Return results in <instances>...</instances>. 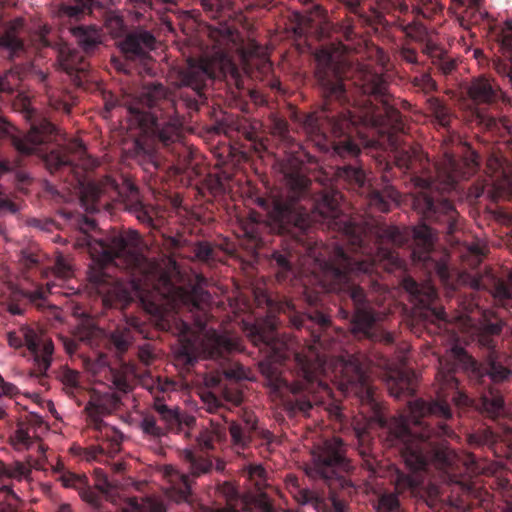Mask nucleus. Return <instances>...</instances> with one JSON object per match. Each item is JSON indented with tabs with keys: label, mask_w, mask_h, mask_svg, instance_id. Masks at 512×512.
Instances as JSON below:
<instances>
[{
	"label": "nucleus",
	"mask_w": 512,
	"mask_h": 512,
	"mask_svg": "<svg viewBox=\"0 0 512 512\" xmlns=\"http://www.w3.org/2000/svg\"><path fill=\"white\" fill-rule=\"evenodd\" d=\"M466 168L450 157L442 187L436 182L417 179L421 187L413 197V208L425 222L412 234L377 221L357 219L342 213L341 193L326 186L318 190L308 177V168L298 156H290L282 164L286 193L272 201L268 221L252 212L239 220V237L255 248L264 246L266 232L286 239L281 249L269 256V264L279 282L292 280L301 267L314 274L323 291L336 293L344 304L338 316L348 321V331L357 340L391 345L395 335L383 326L384 313L373 306L370 292H380L376 263L387 270L401 268L399 254L388 247H403L412 236L409 249L414 265L425 270L429 278H438L451 296L459 287L488 290L502 306L512 305V270L503 277L491 272L484 275L459 271L451 266L450 254L434 246V229L445 233L463 264L475 269L482 261L485 246L476 239H462L463 219L447 193L456 188L460 178L472 175L479 166L478 155L465 159Z\"/></svg>",
	"instance_id": "f257e3e1"
},
{
	"label": "nucleus",
	"mask_w": 512,
	"mask_h": 512,
	"mask_svg": "<svg viewBox=\"0 0 512 512\" xmlns=\"http://www.w3.org/2000/svg\"><path fill=\"white\" fill-rule=\"evenodd\" d=\"M315 78L323 98L322 108L306 116L307 133L347 162L338 165L335 175L347 187L367 194L370 208L390 211L398 199L392 186L377 190L367 185L358 159L361 149L352 140L357 123L385 132L400 129L401 112L391 104L388 82L382 74L364 65H352L325 50L316 54Z\"/></svg>",
	"instance_id": "f03ea898"
},
{
	"label": "nucleus",
	"mask_w": 512,
	"mask_h": 512,
	"mask_svg": "<svg viewBox=\"0 0 512 512\" xmlns=\"http://www.w3.org/2000/svg\"><path fill=\"white\" fill-rule=\"evenodd\" d=\"M341 390L354 394L360 402L361 413L383 430L381 437L387 447L399 450L406 470L396 468L392 475L395 493L381 494L376 503L377 512H403L398 494L409 495L430 509L441 506L440 488L429 478V466L448 471L455 454L447 439L457 437L446 424L452 419V410L446 399L431 401L416 399L408 404L409 415L387 418L378 401L370 378L355 358L341 360L333 370Z\"/></svg>",
	"instance_id": "7ed1b4c3"
},
{
	"label": "nucleus",
	"mask_w": 512,
	"mask_h": 512,
	"mask_svg": "<svg viewBox=\"0 0 512 512\" xmlns=\"http://www.w3.org/2000/svg\"><path fill=\"white\" fill-rule=\"evenodd\" d=\"M309 301L310 307L305 312L296 311L294 303L288 299L279 304V310L291 326L306 331L309 337L305 339L306 347L301 351H293L286 343L282 344L283 348L277 347L273 334L277 325L272 323L270 334L257 330L255 335L274 351V360L263 361L259 367L269 387L277 392L289 391L284 406L291 416L307 414L314 405H319L330 417L342 421L340 403L332 398V390L325 380L331 367L328 355L331 342L324 332L330 327L331 319Z\"/></svg>",
	"instance_id": "20e7f679"
},
{
	"label": "nucleus",
	"mask_w": 512,
	"mask_h": 512,
	"mask_svg": "<svg viewBox=\"0 0 512 512\" xmlns=\"http://www.w3.org/2000/svg\"><path fill=\"white\" fill-rule=\"evenodd\" d=\"M218 66L208 59L189 58L177 72L178 99L167 93L161 83L145 85L128 104V113L133 123L140 128L134 142L137 157L147 165L158 169L159 147L172 150L181 147L182 122L180 109L197 111L207 101L206 90L217 77Z\"/></svg>",
	"instance_id": "39448f33"
},
{
	"label": "nucleus",
	"mask_w": 512,
	"mask_h": 512,
	"mask_svg": "<svg viewBox=\"0 0 512 512\" xmlns=\"http://www.w3.org/2000/svg\"><path fill=\"white\" fill-rule=\"evenodd\" d=\"M91 253L103 264H113L128 270L133 279L125 284L104 270L93 271L90 282L102 296L105 307L121 310L127 317L126 309L132 304L142 305L150 314H157L159 307L146 302L142 287L159 291L162 287L170 290L172 282L163 266L138 251V238L118 231H111L105 237L88 242Z\"/></svg>",
	"instance_id": "423d86ee"
},
{
	"label": "nucleus",
	"mask_w": 512,
	"mask_h": 512,
	"mask_svg": "<svg viewBox=\"0 0 512 512\" xmlns=\"http://www.w3.org/2000/svg\"><path fill=\"white\" fill-rule=\"evenodd\" d=\"M478 342L488 350L485 361L479 363L465 349L454 346L446 363V381L456 386L453 373L463 371L479 394L478 408L488 417L496 419L506 412L502 385L509 379L511 370L505 365L504 356L496 350L497 341L494 336L481 330Z\"/></svg>",
	"instance_id": "0eeeda50"
},
{
	"label": "nucleus",
	"mask_w": 512,
	"mask_h": 512,
	"mask_svg": "<svg viewBox=\"0 0 512 512\" xmlns=\"http://www.w3.org/2000/svg\"><path fill=\"white\" fill-rule=\"evenodd\" d=\"M111 381L117 392L100 393L93 391L90 399L85 406V412L88 416L89 425L97 432V438L102 440V444L92 447L93 451L100 454L115 452L118 450L122 435L121 433L108 426L102 416L111 414L119 409L121 397L118 392H130L136 382L135 373L129 368H121L111 371Z\"/></svg>",
	"instance_id": "6e6552de"
},
{
	"label": "nucleus",
	"mask_w": 512,
	"mask_h": 512,
	"mask_svg": "<svg viewBox=\"0 0 512 512\" xmlns=\"http://www.w3.org/2000/svg\"><path fill=\"white\" fill-rule=\"evenodd\" d=\"M173 382L158 378L148 390L152 396L151 410L143 414L139 428L143 438L154 443H161L169 433H183L190 437L189 429L195 424L193 416H183L177 406L167 404L168 391L173 390Z\"/></svg>",
	"instance_id": "1a4fd4ad"
},
{
	"label": "nucleus",
	"mask_w": 512,
	"mask_h": 512,
	"mask_svg": "<svg viewBox=\"0 0 512 512\" xmlns=\"http://www.w3.org/2000/svg\"><path fill=\"white\" fill-rule=\"evenodd\" d=\"M82 200L91 201L93 209L109 207L113 202L123 203L141 223L153 229L160 228L164 223L160 209L139 200V191L134 184L126 181L120 184L110 175L89 183L84 188Z\"/></svg>",
	"instance_id": "9d476101"
},
{
	"label": "nucleus",
	"mask_w": 512,
	"mask_h": 512,
	"mask_svg": "<svg viewBox=\"0 0 512 512\" xmlns=\"http://www.w3.org/2000/svg\"><path fill=\"white\" fill-rule=\"evenodd\" d=\"M467 93L474 105L473 115L479 125L492 132L512 134V123L507 117L500 116L498 112L487 111V108L498 111L508 102L494 79L484 76L474 78L468 86Z\"/></svg>",
	"instance_id": "9b49d317"
},
{
	"label": "nucleus",
	"mask_w": 512,
	"mask_h": 512,
	"mask_svg": "<svg viewBox=\"0 0 512 512\" xmlns=\"http://www.w3.org/2000/svg\"><path fill=\"white\" fill-rule=\"evenodd\" d=\"M49 33L47 25L31 32L23 18L0 23V56L12 62H24L32 56L34 48L50 46Z\"/></svg>",
	"instance_id": "f8f14e48"
},
{
	"label": "nucleus",
	"mask_w": 512,
	"mask_h": 512,
	"mask_svg": "<svg viewBox=\"0 0 512 512\" xmlns=\"http://www.w3.org/2000/svg\"><path fill=\"white\" fill-rule=\"evenodd\" d=\"M353 470L354 466L346 456V448L341 438L326 440L314 457V474L325 480L331 489L350 491L354 487L349 478Z\"/></svg>",
	"instance_id": "ddd939ff"
},
{
	"label": "nucleus",
	"mask_w": 512,
	"mask_h": 512,
	"mask_svg": "<svg viewBox=\"0 0 512 512\" xmlns=\"http://www.w3.org/2000/svg\"><path fill=\"white\" fill-rule=\"evenodd\" d=\"M186 473L175 471L170 474V497L176 502L187 501L191 495L192 478H200L210 474L213 469L223 472L226 462L218 457L193 448H186L180 452Z\"/></svg>",
	"instance_id": "4468645a"
},
{
	"label": "nucleus",
	"mask_w": 512,
	"mask_h": 512,
	"mask_svg": "<svg viewBox=\"0 0 512 512\" xmlns=\"http://www.w3.org/2000/svg\"><path fill=\"white\" fill-rule=\"evenodd\" d=\"M7 342L10 347L20 349L26 346L33 355L36 372L32 375L39 377L41 385H45L47 371L52 363L54 344L51 339L43 337L30 326L23 325L18 330L7 333Z\"/></svg>",
	"instance_id": "2eb2a0df"
},
{
	"label": "nucleus",
	"mask_w": 512,
	"mask_h": 512,
	"mask_svg": "<svg viewBox=\"0 0 512 512\" xmlns=\"http://www.w3.org/2000/svg\"><path fill=\"white\" fill-rule=\"evenodd\" d=\"M203 353L209 359L219 362L221 375L229 381L247 379V373L242 365L230 359L231 353L239 350V344L235 340L208 330L201 341Z\"/></svg>",
	"instance_id": "dca6fc26"
},
{
	"label": "nucleus",
	"mask_w": 512,
	"mask_h": 512,
	"mask_svg": "<svg viewBox=\"0 0 512 512\" xmlns=\"http://www.w3.org/2000/svg\"><path fill=\"white\" fill-rule=\"evenodd\" d=\"M209 297L210 295L208 292L199 288H193L191 294L189 295L192 307L198 313L194 320L197 331H192V327L186 321H180L179 323V334L183 338V341L187 343H184L181 346L176 355V359L179 363H182L187 368L193 366L197 361V355L192 348L189 337L190 335L195 336L196 333L205 332L207 326V314L204 310L203 304L208 301Z\"/></svg>",
	"instance_id": "f3484780"
},
{
	"label": "nucleus",
	"mask_w": 512,
	"mask_h": 512,
	"mask_svg": "<svg viewBox=\"0 0 512 512\" xmlns=\"http://www.w3.org/2000/svg\"><path fill=\"white\" fill-rule=\"evenodd\" d=\"M354 14L363 25H385L384 13H406L408 5L404 0H338Z\"/></svg>",
	"instance_id": "a211bd4d"
},
{
	"label": "nucleus",
	"mask_w": 512,
	"mask_h": 512,
	"mask_svg": "<svg viewBox=\"0 0 512 512\" xmlns=\"http://www.w3.org/2000/svg\"><path fill=\"white\" fill-rule=\"evenodd\" d=\"M451 2L458 7L463 8L458 20L462 27L468 29L471 25H484L494 38V28H503V25L498 24L483 8V0H451ZM444 6L438 0H430L429 4L425 5V9L430 10L433 14L442 12Z\"/></svg>",
	"instance_id": "6ab92c4d"
},
{
	"label": "nucleus",
	"mask_w": 512,
	"mask_h": 512,
	"mask_svg": "<svg viewBox=\"0 0 512 512\" xmlns=\"http://www.w3.org/2000/svg\"><path fill=\"white\" fill-rule=\"evenodd\" d=\"M488 170L491 172L490 179L476 196L486 193L493 202L512 200V167L507 160L489 159Z\"/></svg>",
	"instance_id": "aec40b11"
},
{
	"label": "nucleus",
	"mask_w": 512,
	"mask_h": 512,
	"mask_svg": "<svg viewBox=\"0 0 512 512\" xmlns=\"http://www.w3.org/2000/svg\"><path fill=\"white\" fill-rule=\"evenodd\" d=\"M411 87L415 93L426 97V109L434 120L442 127H447L451 120L448 107L439 98L431 94L437 90V83L428 73H422L411 79Z\"/></svg>",
	"instance_id": "412c9836"
},
{
	"label": "nucleus",
	"mask_w": 512,
	"mask_h": 512,
	"mask_svg": "<svg viewBox=\"0 0 512 512\" xmlns=\"http://www.w3.org/2000/svg\"><path fill=\"white\" fill-rule=\"evenodd\" d=\"M55 131L56 127L53 123L41 118L31 124L28 133L13 134L11 144L20 154L31 155L38 151L40 145L50 141Z\"/></svg>",
	"instance_id": "4be33fe9"
},
{
	"label": "nucleus",
	"mask_w": 512,
	"mask_h": 512,
	"mask_svg": "<svg viewBox=\"0 0 512 512\" xmlns=\"http://www.w3.org/2000/svg\"><path fill=\"white\" fill-rule=\"evenodd\" d=\"M156 48V38L148 30L136 28L120 42V49L126 59L146 63L151 59L150 52Z\"/></svg>",
	"instance_id": "5701e85b"
},
{
	"label": "nucleus",
	"mask_w": 512,
	"mask_h": 512,
	"mask_svg": "<svg viewBox=\"0 0 512 512\" xmlns=\"http://www.w3.org/2000/svg\"><path fill=\"white\" fill-rule=\"evenodd\" d=\"M402 287L410 295L411 302L420 309L431 311L437 319H444L445 312L435 306L437 299L436 289L429 284H420L412 277L402 280Z\"/></svg>",
	"instance_id": "b1692460"
},
{
	"label": "nucleus",
	"mask_w": 512,
	"mask_h": 512,
	"mask_svg": "<svg viewBox=\"0 0 512 512\" xmlns=\"http://www.w3.org/2000/svg\"><path fill=\"white\" fill-rule=\"evenodd\" d=\"M58 62L75 86L80 87L87 80L90 64L78 50L62 47L58 53Z\"/></svg>",
	"instance_id": "393cba45"
},
{
	"label": "nucleus",
	"mask_w": 512,
	"mask_h": 512,
	"mask_svg": "<svg viewBox=\"0 0 512 512\" xmlns=\"http://www.w3.org/2000/svg\"><path fill=\"white\" fill-rule=\"evenodd\" d=\"M48 292V288L43 287L32 291H14L7 302V311L12 315H23L28 306L44 310L47 307Z\"/></svg>",
	"instance_id": "a878e982"
},
{
	"label": "nucleus",
	"mask_w": 512,
	"mask_h": 512,
	"mask_svg": "<svg viewBox=\"0 0 512 512\" xmlns=\"http://www.w3.org/2000/svg\"><path fill=\"white\" fill-rule=\"evenodd\" d=\"M499 47V52L509 61L505 63L497 60L494 63L495 70L498 74L508 78L512 85V19L505 21L503 28H494V38Z\"/></svg>",
	"instance_id": "bb28decb"
},
{
	"label": "nucleus",
	"mask_w": 512,
	"mask_h": 512,
	"mask_svg": "<svg viewBox=\"0 0 512 512\" xmlns=\"http://www.w3.org/2000/svg\"><path fill=\"white\" fill-rule=\"evenodd\" d=\"M57 480L61 482L63 487L76 490L81 499L86 503L95 508L100 506V496L89 485L88 478L84 473L62 471Z\"/></svg>",
	"instance_id": "cd10ccee"
},
{
	"label": "nucleus",
	"mask_w": 512,
	"mask_h": 512,
	"mask_svg": "<svg viewBox=\"0 0 512 512\" xmlns=\"http://www.w3.org/2000/svg\"><path fill=\"white\" fill-rule=\"evenodd\" d=\"M85 154V146L80 140H73L61 149L53 150L46 158V164L51 171L62 168H70L76 158H82Z\"/></svg>",
	"instance_id": "c85d7f7f"
},
{
	"label": "nucleus",
	"mask_w": 512,
	"mask_h": 512,
	"mask_svg": "<svg viewBox=\"0 0 512 512\" xmlns=\"http://www.w3.org/2000/svg\"><path fill=\"white\" fill-rule=\"evenodd\" d=\"M285 483L287 489L292 494L293 498L300 505H311L317 512L327 508L328 497H322L316 492L301 488L297 476L289 474L286 476Z\"/></svg>",
	"instance_id": "c756f323"
},
{
	"label": "nucleus",
	"mask_w": 512,
	"mask_h": 512,
	"mask_svg": "<svg viewBox=\"0 0 512 512\" xmlns=\"http://www.w3.org/2000/svg\"><path fill=\"white\" fill-rule=\"evenodd\" d=\"M39 81L43 85V91L47 98L48 105L55 111H60L63 113H70L71 110V96L57 87H54L50 78L40 72L38 75Z\"/></svg>",
	"instance_id": "7c9ffc66"
},
{
	"label": "nucleus",
	"mask_w": 512,
	"mask_h": 512,
	"mask_svg": "<svg viewBox=\"0 0 512 512\" xmlns=\"http://www.w3.org/2000/svg\"><path fill=\"white\" fill-rule=\"evenodd\" d=\"M69 30L86 54L93 53L99 44H101V33L95 26L83 24L71 25Z\"/></svg>",
	"instance_id": "2f4dec72"
},
{
	"label": "nucleus",
	"mask_w": 512,
	"mask_h": 512,
	"mask_svg": "<svg viewBox=\"0 0 512 512\" xmlns=\"http://www.w3.org/2000/svg\"><path fill=\"white\" fill-rule=\"evenodd\" d=\"M226 438V427L217 419L210 420V427L203 428L196 436L198 451L207 453L215 449V441H222Z\"/></svg>",
	"instance_id": "473e14b6"
},
{
	"label": "nucleus",
	"mask_w": 512,
	"mask_h": 512,
	"mask_svg": "<svg viewBox=\"0 0 512 512\" xmlns=\"http://www.w3.org/2000/svg\"><path fill=\"white\" fill-rule=\"evenodd\" d=\"M223 421L229 424L228 431L231 438V447L232 449L240 454L241 451L250 447L252 442L253 432L244 428L241 422H236L235 420H229L227 415L224 413L220 414Z\"/></svg>",
	"instance_id": "72a5a7b5"
},
{
	"label": "nucleus",
	"mask_w": 512,
	"mask_h": 512,
	"mask_svg": "<svg viewBox=\"0 0 512 512\" xmlns=\"http://www.w3.org/2000/svg\"><path fill=\"white\" fill-rule=\"evenodd\" d=\"M17 258L19 269L24 277L28 279L31 273L40 269L43 254L37 245H29L18 251Z\"/></svg>",
	"instance_id": "f704fd0d"
},
{
	"label": "nucleus",
	"mask_w": 512,
	"mask_h": 512,
	"mask_svg": "<svg viewBox=\"0 0 512 512\" xmlns=\"http://www.w3.org/2000/svg\"><path fill=\"white\" fill-rule=\"evenodd\" d=\"M357 437L359 440V455L362 458V466L373 474L377 473L379 461L376 456L372 453L370 447L366 444L370 441V435L364 430H356Z\"/></svg>",
	"instance_id": "c9c22d12"
},
{
	"label": "nucleus",
	"mask_w": 512,
	"mask_h": 512,
	"mask_svg": "<svg viewBox=\"0 0 512 512\" xmlns=\"http://www.w3.org/2000/svg\"><path fill=\"white\" fill-rule=\"evenodd\" d=\"M237 0H201V6L213 19L231 17Z\"/></svg>",
	"instance_id": "e433bc0d"
},
{
	"label": "nucleus",
	"mask_w": 512,
	"mask_h": 512,
	"mask_svg": "<svg viewBox=\"0 0 512 512\" xmlns=\"http://www.w3.org/2000/svg\"><path fill=\"white\" fill-rule=\"evenodd\" d=\"M390 393L396 398L412 397L415 394L413 377L409 374L400 373L390 385Z\"/></svg>",
	"instance_id": "4c0bfd02"
},
{
	"label": "nucleus",
	"mask_w": 512,
	"mask_h": 512,
	"mask_svg": "<svg viewBox=\"0 0 512 512\" xmlns=\"http://www.w3.org/2000/svg\"><path fill=\"white\" fill-rule=\"evenodd\" d=\"M499 438V435L489 428H485L469 434L468 443L471 447H488L489 449H495Z\"/></svg>",
	"instance_id": "58836bf2"
},
{
	"label": "nucleus",
	"mask_w": 512,
	"mask_h": 512,
	"mask_svg": "<svg viewBox=\"0 0 512 512\" xmlns=\"http://www.w3.org/2000/svg\"><path fill=\"white\" fill-rule=\"evenodd\" d=\"M10 443L18 451L27 450L33 444V437L29 433V427L24 422L17 424L16 430L10 436Z\"/></svg>",
	"instance_id": "ea45409f"
},
{
	"label": "nucleus",
	"mask_w": 512,
	"mask_h": 512,
	"mask_svg": "<svg viewBox=\"0 0 512 512\" xmlns=\"http://www.w3.org/2000/svg\"><path fill=\"white\" fill-rule=\"evenodd\" d=\"M206 383L208 386L221 388L222 396L226 401L235 405H239L242 402L243 396L241 391L238 388H229L227 385L222 387V378L220 375H211L206 379Z\"/></svg>",
	"instance_id": "a19ab883"
},
{
	"label": "nucleus",
	"mask_w": 512,
	"mask_h": 512,
	"mask_svg": "<svg viewBox=\"0 0 512 512\" xmlns=\"http://www.w3.org/2000/svg\"><path fill=\"white\" fill-rule=\"evenodd\" d=\"M122 512H166V509L161 502L151 498L143 499L141 502L130 499L128 507Z\"/></svg>",
	"instance_id": "79ce46f5"
},
{
	"label": "nucleus",
	"mask_w": 512,
	"mask_h": 512,
	"mask_svg": "<svg viewBox=\"0 0 512 512\" xmlns=\"http://www.w3.org/2000/svg\"><path fill=\"white\" fill-rule=\"evenodd\" d=\"M243 474L261 491L266 484L267 472L261 464H248L242 469Z\"/></svg>",
	"instance_id": "37998d69"
},
{
	"label": "nucleus",
	"mask_w": 512,
	"mask_h": 512,
	"mask_svg": "<svg viewBox=\"0 0 512 512\" xmlns=\"http://www.w3.org/2000/svg\"><path fill=\"white\" fill-rule=\"evenodd\" d=\"M95 5H98L97 0H75V5H65L63 12L69 18L78 20L81 15L91 13V9Z\"/></svg>",
	"instance_id": "c03bdc74"
},
{
	"label": "nucleus",
	"mask_w": 512,
	"mask_h": 512,
	"mask_svg": "<svg viewBox=\"0 0 512 512\" xmlns=\"http://www.w3.org/2000/svg\"><path fill=\"white\" fill-rule=\"evenodd\" d=\"M195 257L205 263H213L218 258L217 250L207 241H199L194 245Z\"/></svg>",
	"instance_id": "a18cd8bd"
},
{
	"label": "nucleus",
	"mask_w": 512,
	"mask_h": 512,
	"mask_svg": "<svg viewBox=\"0 0 512 512\" xmlns=\"http://www.w3.org/2000/svg\"><path fill=\"white\" fill-rule=\"evenodd\" d=\"M79 378L80 375L75 370L65 368L61 371L59 379L64 385V389L68 395L74 396L75 391L80 388Z\"/></svg>",
	"instance_id": "49530a36"
},
{
	"label": "nucleus",
	"mask_w": 512,
	"mask_h": 512,
	"mask_svg": "<svg viewBox=\"0 0 512 512\" xmlns=\"http://www.w3.org/2000/svg\"><path fill=\"white\" fill-rule=\"evenodd\" d=\"M402 30L405 32L407 37L420 43H423L429 37L427 28L422 23H409L406 26H404Z\"/></svg>",
	"instance_id": "de8ad7c7"
},
{
	"label": "nucleus",
	"mask_w": 512,
	"mask_h": 512,
	"mask_svg": "<svg viewBox=\"0 0 512 512\" xmlns=\"http://www.w3.org/2000/svg\"><path fill=\"white\" fill-rule=\"evenodd\" d=\"M110 340L118 352H125L132 342V337L127 329L116 330L111 334Z\"/></svg>",
	"instance_id": "09e8293b"
},
{
	"label": "nucleus",
	"mask_w": 512,
	"mask_h": 512,
	"mask_svg": "<svg viewBox=\"0 0 512 512\" xmlns=\"http://www.w3.org/2000/svg\"><path fill=\"white\" fill-rule=\"evenodd\" d=\"M1 492L5 494V500L0 501V512H17L18 496L7 486H3Z\"/></svg>",
	"instance_id": "8fccbe9b"
},
{
	"label": "nucleus",
	"mask_w": 512,
	"mask_h": 512,
	"mask_svg": "<svg viewBox=\"0 0 512 512\" xmlns=\"http://www.w3.org/2000/svg\"><path fill=\"white\" fill-rule=\"evenodd\" d=\"M20 83L17 72L9 70L0 77V92L13 93Z\"/></svg>",
	"instance_id": "3c124183"
},
{
	"label": "nucleus",
	"mask_w": 512,
	"mask_h": 512,
	"mask_svg": "<svg viewBox=\"0 0 512 512\" xmlns=\"http://www.w3.org/2000/svg\"><path fill=\"white\" fill-rule=\"evenodd\" d=\"M422 52L433 59L434 63H436L437 59H442V56L446 54L444 48L435 43L430 36L422 43Z\"/></svg>",
	"instance_id": "603ef678"
},
{
	"label": "nucleus",
	"mask_w": 512,
	"mask_h": 512,
	"mask_svg": "<svg viewBox=\"0 0 512 512\" xmlns=\"http://www.w3.org/2000/svg\"><path fill=\"white\" fill-rule=\"evenodd\" d=\"M256 512H276V509L267 494L260 492L253 499Z\"/></svg>",
	"instance_id": "864d4df0"
},
{
	"label": "nucleus",
	"mask_w": 512,
	"mask_h": 512,
	"mask_svg": "<svg viewBox=\"0 0 512 512\" xmlns=\"http://www.w3.org/2000/svg\"><path fill=\"white\" fill-rule=\"evenodd\" d=\"M327 503V508L322 509L321 512H347L346 502L339 499V497L333 492L330 493Z\"/></svg>",
	"instance_id": "5fc2aeb1"
},
{
	"label": "nucleus",
	"mask_w": 512,
	"mask_h": 512,
	"mask_svg": "<svg viewBox=\"0 0 512 512\" xmlns=\"http://www.w3.org/2000/svg\"><path fill=\"white\" fill-rule=\"evenodd\" d=\"M203 401L206 405V410L209 413H218V412L224 410V407L221 404L218 397L211 392H209L203 396Z\"/></svg>",
	"instance_id": "6e6d98bb"
},
{
	"label": "nucleus",
	"mask_w": 512,
	"mask_h": 512,
	"mask_svg": "<svg viewBox=\"0 0 512 512\" xmlns=\"http://www.w3.org/2000/svg\"><path fill=\"white\" fill-rule=\"evenodd\" d=\"M54 272L57 277L63 279L68 278L71 275V266L66 262L63 256L57 257L54 264Z\"/></svg>",
	"instance_id": "4d7b16f0"
},
{
	"label": "nucleus",
	"mask_w": 512,
	"mask_h": 512,
	"mask_svg": "<svg viewBox=\"0 0 512 512\" xmlns=\"http://www.w3.org/2000/svg\"><path fill=\"white\" fill-rule=\"evenodd\" d=\"M125 5L133 9L137 15L152 8V0H125Z\"/></svg>",
	"instance_id": "13d9d810"
},
{
	"label": "nucleus",
	"mask_w": 512,
	"mask_h": 512,
	"mask_svg": "<svg viewBox=\"0 0 512 512\" xmlns=\"http://www.w3.org/2000/svg\"><path fill=\"white\" fill-rule=\"evenodd\" d=\"M272 133L274 135L279 136L280 138L285 139L287 134L289 133V125L288 122L284 119L274 118L272 123Z\"/></svg>",
	"instance_id": "bf43d9fd"
},
{
	"label": "nucleus",
	"mask_w": 512,
	"mask_h": 512,
	"mask_svg": "<svg viewBox=\"0 0 512 512\" xmlns=\"http://www.w3.org/2000/svg\"><path fill=\"white\" fill-rule=\"evenodd\" d=\"M339 33L341 34V37L346 41H353L357 36L355 27L350 22V20H346L341 23Z\"/></svg>",
	"instance_id": "052dcab7"
},
{
	"label": "nucleus",
	"mask_w": 512,
	"mask_h": 512,
	"mask_svg": "<svg viewBox=\"0 0 512 512\" xmlns=\"http://www.w3.org/2000/svg\"><path fill=\"white\" fill-rule=\"evenodd\" d=\"M401 60L412 65H419L418 54L415 49L410 47H402L399 51Z\"/></svg>",
	"instance_id": "680f3d73"
},
{
	"label": "nucleus",
	"mask_w": 512,
	"mask_h": 512,
	"mask_svg": "<svg viewBox=\"0 0 512 512\" xmlns=\"http://www.w3.org/2000/svg\"><path fill=\"white\" fill-rule=\"evenodd\" d=\"M11 177L13 178V181L19 190H23L24 186L31 182L30 176L26 172L18 170L17 168H15Z\"/></svg>",
	"instance_id": "e2e57ef3"
},
{
	"label": "nucleus",
	"mask_w": 512,
	"mask_h": 512,
	"mask_svg": "<svg viewBox=\"0 0 512 512\" xmlns=\"http://www.w3.org/2000/svg\"><path fill=\"white\" fill-rule=\"evenodd\" d=\"M238 422H241L244 428L252 431L253 433L257 432V419L253 413L244 412Z\"/></svg>",
	"instance_id": "0e129e2a"
},
{
	"label": "nucleus",
	"mask_w": 512,
	"mask_h": 512,
	"mask_svg": "<svg viewBox=\"0 0 512 512\" xmlns=\"http://www.w3.org/2000/svg\"><path fill=\"white\" fill-rule=\"evenodd\" d=\"M17 167H18V164L16 162H12L8 159L0 158V179L5 177L6 175L12 176L15 168H17Z\"/></svg>",
	"instance_id": "69168bd1"
},
{
	"label": "nucleus",
	"mask_w": 512,
	"mask_h": 512,
	"mask_svg": "<svg viewBox=\"0 0 512 512\" xmlns=\"http://www.w3.org/2000/svg\"><path fill=\"white\" fill-rule=\"evenodd\" d=\"M503 324L501 321L488 322L481 329L483 332L494 337L499 336L502 332Z\"/></svg>",
	"instance_id": "338daca9"
},
{
	"label": "nucleus",
	"mask_w": 512,
	"mask_h": 512,
	"mask_svg": "<svg viewBox=\"0 0 512 512\" xmlns=\"http://www.w3.org/2000/svg\"><path fill=\"white\" fill-rule=\"evenodd\" d=\"M19 210L18 205L9 198L0 197V212L9 211L14 214Z\"/></svg>",
	"instance_id": "774afa93"
}]
</instances>
